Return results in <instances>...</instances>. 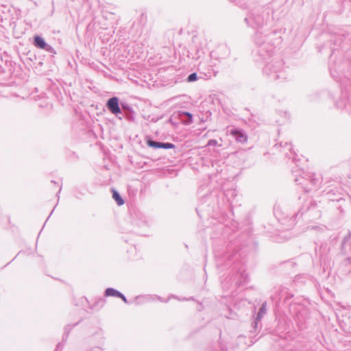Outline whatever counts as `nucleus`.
Segmentation results:
<instances>
[{
    "instance_id": "f257e3e1",
    "label": "nucleus",
    "mask_w": 351,
    "mask_h": 351,
    "mask_svg": "<svg viewBox=\"0 0 351 351\" xmlns=\"http://www.w3.org/2000/svg\"><path fill=\"white\" fill-rule=\"evenodd\" d=\"M107 107L110 112L114 114L121 112V109L119 106V99L117 97L110 98L107 102Z\"/></svg>"
},
{
    "instance_id": "f03ea898",
    "label": "nucleus",
    "mask_w": 351,
    "mask_h": 351,
    "mask_svg": "<svg viewBox=\"0 0 351 351\" xmlns=\"http://www.w3.org/2000/svg\"><path fill=\"white\" fill-rule=\"evenodd\" d=\"M147 143L149 147L154 148L171 149L175 147L173 144L169 143H158L152 140H148Z\"/></svg>"
},
{
    "instance_id": "7ed1b4c3",
    "label": "nucleus",
    "mask_w": 351,
    "mask_h": 351,
    "mask_svg": "<svg viewBox=\"0 0 351 351\" xmlns=\"http://www.w3.org/2000/svg\"><path fill=\"white\" fill-rule=\"evenodd\" d=\"M34 45L38 48L45 49L46 43L43 38L39 36H36L34 37Z\"/></svg>"
},
{
    "instance_id": "20e7f679",
    "label": "nucleus",
    "mask_w": 351,
    "mask_h": 351,
    "mask_svg": "<svg viewBox=\"0 0 351 351\" xmlns=\"http://www.w3.org/2000/svg\"><path fill=\"white\" fill-rule=\"evenodd\" d=\"M112 197L116 201L117 204L119 206L123 205L124 204V201L121 198L120 195L118 193V192L114 189H112Z\"/></svg>"
},
{
    "instance_id": "39448f33",
    "label": "nucleus",
    "mask_w": 351,
    "mask_h": 351,
    "mask_svg": "<svg viewBox=\"0 0 351 351\" xmlns=\"http://www.w3.org/2000/svg\"><path fill=\"white\" fill-rule=\"evenodd\" d=\"M120 295L121 293L114 289L109 288L106 291V295L107 296H115L119 298Z\"/></svg>"
},
{
    "instance_id": "423d86ee",
    "label": "nucleus",
    "mask_w": 351,
    "mask_h": 351,
    "mask_svg": "<svg viewBox=\"0 0 351 351\" xmlns=\"http://www.w3.org/2000/svg\"><path fill=\"white\" fill-rule=\"evenodd\" d=\"M197 80V74L195 73H191L188 77V82H193Z\"/></svg>"
},
{
    "instance_id": "0eeeda50",
    "label": "nucleus",
    "mask_w": 351,
    "mask_h": 351,
    "mask_svg": "<svg viewBox=\"0 0 351 351\" xmlns=\"http://www.w3.org/2000/svg\"><path fill=\"white\" fill-rule=\"evenodd\" d=\"M119 298H121L124 301V302H127V300H126L125 297L122 293H121V295H120V296H119Z\"/></svg>"
},
{
    "instance_id": "6e6552de",
    "label": "nucleus",
    "mask_w": 351,
    "mask_h": 351,
    "mask_svg": "<svg viewBox=\"0 0 351 351\" xmlns=\"http://www.w3.org/2000/svg\"><path fill=\"white\" fill-rule=\"evenodd\" d=\"M184 114H186V116H188L190 119H191V118H192V115H191L190 113H189V112H184Z\"/></svg>"
},
{
    "instance_id": "1a4fd4ad",
    "label": "nucleus",
    "mask_w": 351,
    "mask_h": 351,
    "mask_svg": "<svg viewBox=\"0 0 351 351\" xmlns=\"http://www.w3.org/2000/svg\"><path fill=\"white\" fill-rule=\"evenodd\" d=\"M234 134H238L239 135L240 137H243V134L241 132H239V133H234Z\"/></svg>"
}]
</instances>
